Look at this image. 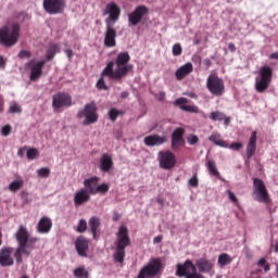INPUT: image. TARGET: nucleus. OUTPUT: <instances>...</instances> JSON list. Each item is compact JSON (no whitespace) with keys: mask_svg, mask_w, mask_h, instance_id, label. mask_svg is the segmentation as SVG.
Returning a JSON list of instances; mask_svg holds the SVG:
<instances>
[{"mask_svg":"<svg viewBox=\"0 0 278 278\" xmlns=\"http://www.w3.org/2000/svg\"><path fill=\"white\" fill-rule=\"evenodd\" d=\"M210 118L211 121H223L225 118V113L220 112V111H213L211 114H210Z\"/></svg>","mask_w":278,"mask_h":278,"instance_id":"nucleus-39","label":"nucleus"},{"mask_svg":"<svg viewBox=\"0 0 278 278\" xmlns=\"http://www.w3.org/2000/svg\"><path fill=\"white\" fill-rule=\"evenodd\" d=\"M162 270V261L160 258H152L147 266L140 271L138 278L156 277Z\"/></svg>","mask_w":278,"mask_h":278,"instance_id":"nucleus-11","label":"nucleus"},{"mask_svg":"<svg viewBox=\"0 0 278 278\" xmlns=\"http://www.w3.org/2000/svg\"><path fill=\"white\" fill-rule=\"evenodd\" d=\"M15 240L18 244L14 253V257L17 264H23V255L29 257L34 249H36V242L38 237H30L29 230L25 226H20L15 232Z\"/></svg>","mask_w":278,"mask_h":278,"instance_id":"nucleus-3","label":"nucleus"},{"mask_svg":"<svg viewBox=\"0 0 278 278\" xmlns=\"http://www.w3.org/2000/svg\"><path fill=\"white\" fill-rule=\"evenodd\" d=\"M125 115V111L123 110H118L116 108H112L109 112H108V116L110 118V121L112 123H116V119L118 118V116H123Z\"/></svg>","mask_w":278,"mask_h":278,"instance_id":"nucleus-32","label":"nucleus"},{"mask_svg":"<svg viewBox=\"0 0 278 278\" xmlns=\"http://www.w3.org/2000/svg\"><path fill=\"white\" fill-rule=\"evenodd\" d=\"M270 60H278V52H274L269 55Z\"/></svg>","mask_w":278,"mask_h":278,"instance_id":"nucleus-60","label":"nucleus"},{"mask_svg":"<svg viewBox=\"0 0 278 278\" xmlns=\"http://www.w3.org/2000/svg\"><path fill=\"white\" fill-rule=\"evenodd\" d=\"M165 142H168V138L160 135H149L143 139L146 147H161V144H164Z\"/></svg>","mask_w":278,"mask_h":278,"instance_id":"nucleus-21","label":"nucleus"},{"mask_svg":"<svg viewBox=\"0 0 278 278\" xmlns=\"http://www.w3.org/2000/svg\"><path fill=\"white\" fill-rule=\"evenodd\" d=\"M56 53H60V46L58 43H52L47 50L46 60H48V62H51V60L55 58Z\"/></svg>","mask_w":278,"mask_h":278,"instance_id":"nucleus-31","label":"nucleus"},{"mask_svg":"<svg viewBox=\"0 0 278 278\" xmlns=\"http://www.w3.org/2000/svg\"><path fill=\"white\" fill-rule=\"evenodd\" d=\"M3 112V100H0V114Z\"/></svg>","mask_w":278,"mask_h":278,"instance_id":"nucleus-63","label":"nucleus"},{"mask_svg":"<svg viewBox=\"0 0 278 278\" xmlns=\"http://www.w3.org/2000/svg\"><path fill=\"white\" fill-rule=\"evenodd\" d=\"M21 38V24L13 23L0 27V45L2 47H14Z\"/></svg>","mask_w":278,"mask_h":278,"instance_id":"nucleus-5","label":"nucleus"},{"mask_svg":"<svg viewBox=\"0 0 278 278\" xmlns=\"http://www.w3.org/2000/svg\"><path fill=\"white\" fill-rule=\"evenodd\" d=\"M260 78L255 79V90L261 94L266 92L273 81V67L265 65L258 71Z\"/></svg>","mask_w":278,"mask_h":278,"instance_id":"nucleus-6","label":"nucleus"},{"mask_svg":"<svg viewBox=\"0 0 278 278\" xmlns=\"http://www.w3.org/2000/svg\"><path fill=\"white\" fill-rule=\"evenodd\" d=\"M99 168L102 173H110L114 168V161L108 153H103L100 157Z\"/></svg>","mask_w":278,"mask_h":278,"instance_id":"nucleus-22","label":"nucleus"},{"mask_svg":"<svg viewBox=\"0 0 278 278\" xmlns=\"http://www.w3.org/2000/svg\"><path fill=\"white\" fill-rule=\"evenodd\" d=\"M17 58H20L21 60H24V58H31V52L27 50H22L18 52Z\"/></svg>","mask_w":278,"mask_h":278,"instance_id":"nucleus-49","label":"nucleus"},{"mask_svg":"<svg viewBox=\"0 0 278 278\" xmlns=\"http://www.w3.org/2000/svg\"><path fill=\"white\" fill-rule=\"evenodd\" d=\"M90 201V195L86 191V189L78 190L74 195V203L75 205H84V203H88Z\"/></svg>","mask_w":278,"mask_h":278,"instance_id":"nucleus-28","label":"nucleus"},{"mask_svg":"<svg viewBox=\"0 0 278 278\" xmlns=\"http://www.w3.org/2000/svg\"><path fill=\"white\" fill-rule=\"evenodd\" d=\"M187 142H188V144H197V142H199V137L195 135H190L187 138Z\"/></svg>","mask_w":278,"mask_h":278,"instance_id":"nucleus-50","label":"nucleus"},{"mask_svg":"<svg viewBox=\"0 0 278 278\" xmlns=\"http://www.w3.org/2000/svg\"><path fill=\"white\" fill-rule=\"evenodd\" d=\"M52 227L53 222L51 220V218L43 216L39 219L36 229L38 233L46 235L51 231Z\"/></svg>","mask_w":278,"mask_h":278,"instance_id":"nucleus-23","label":"nucleus"},{"mask_svg":"<svg viewBox=\"0 0 278 278\" xmlns=\"http://www.w3.org/2000/svg\"><path fill=\"white\" fill-rule=\"evenodd\" d=\"M21 113H23V108L16 102L11 103L9 108V114H21Z\"/></svg>","mask_w":278,"mask_h":278,"instance_id":"nucleus-37","label":"nucleus"},{"mask_svg":"<svg viewBox=\"0 0 278 278\" xmlns=\"http://www.w3.org/2000/svg\"><path fill=\"white\" fill-rule=\"evenodd\" d=\"M163 238L164 237L162 235L154 237L153 243L154 244H160V242H162Z\"/></svg>","mask_w":278,"mask_h":278,"instance_id":"nucleus-54","label":"nucleus"},{"mask_svg":"<svg viewBox=\"0 0 278 278\" xmlns=\"http://www.w3.org/2000/svg\"><path fill=\"white\" fill-rule=\"evenodd\" d=\"M206 168L210 175H213V177H220V172H218V169L216 168V162L214 160L207 161Z\"/></svg>","mask_w":278,"mask_h":278,"instance_id":"nucleus-33","label":"nucleus"},{"mask_svg":"<svg viewBox=\"0 0 278 278\" xmlns=\"http://www.w3.org/2000/svg\"><path fill=\"white\" fill-rule=\"evenodd\" d=\"M274 249H275V253H278V241H276Z\"/></svg>","mask_w":278,"mask_h":278,"instance_id":"nucleus-64","label":"nucleus"},{"mask_svg":"<svg viewBox=\"0 0 278 278\" xmlns=\"http://www.w3.org/2000/svg\"><path fill=\"white\" fill-rule=\"evenodd\" d=\"M206 88L214 97H223L225 94V81L216 74L208 75Z\"/></svg>","mask_w":278,"mask_h":278,"instance_id":"nucleus-8","label":"nucleus"},{"mask_svg":"<svg viewBox=\"0 0 278 278\" xmlns=\"http://www.w3.org/2000/svg\"><path fill=\"white\" fill-rule=\"evenodd\" d=\"M211 270H214V261L205 257L198 258L195 265L190 260H186L184 264L178 263L176 265L177 277L201 278V275H206Z\"/></svg>","mask_w":278,"mask_h":278,"instance_id":"nucleus-2","label":"nucleus"},{"mask_svg":"<svg viewBox=\"0 0 278 278\" xmlns=\"http://www.w3.org/2000/svg\"><path fill=\"white\" fill-rule=\"evenodd\" d=\"M184 134L186 130L184 128H176L172 134V149L173 151H179L181 147L186 144V139H184Z\"/></svg>","mask_w":278,"mask_h":278,"instance_id":"nucleus-18","label":"nucleus"},{"mask_svg":"<svg viewBox=\"0 0 278 278\" xmlns=\"http://www.w3.org/2000/svg\"><path fill=\"white\" fill-rule=\"evenodd\" d=\"M194 71L192 63L188 62L185 65H181L175 73V77L178 81H181Z\"/></svg>","mask_w":278,"mask_h":278,"instance_id":"nucleus-24","label":"nucleus"},{"mask_svg":"<svg viewBox=\"0 0 278 278\" xmlns=\"http://www.w3.org/2000/svg\"><path fill=\"white\" fill-rule=\"evenodd\" d=\"M86 229H88V222H86V219H80V220L78 222L76 231H77L78 233H84V231H86Z\"/></svg>","mask_w":278,"mask_h":278,"instance_id":"nucleus-40","label":"nucleus"},{"mask_svg":"<svg viewBox=\"0 0 278 278\" xmlns=\"http://www.w3.org/2000/svg\"><path fill=\"white\" fill-rule=\"evenodd\" d=\"M257 151V131H252L250 140L247 146V157L251 159Z\"/></svg>","mask_w":278,"mask_h":278,"instance_id":"nucleus-26","label":"nucleus"},{"mask_svg":"<svg viewBox=\"0 0 278 278\" xmlns=\"http://www.w3.org/2000/svg\"><path fill=\"white\" fill-rule=\"evenodd\" d=\"M172 53L175 56L181 55V53H184V49L181 48V43H175L172 48Z\"/></svg>","mask_w":278,"mask_h":278,"instance_id":"nucleus-45","label":"nucleus"},{"mask_svg":"<svg viewBox=\"0 0 278 278\" xmlns=\"http://www.w3.org/2000/svg\"><path fill=\"white\" fill-rule=\"evenodd\" d=\"M228 198L232 201V203L238 205V198L236 197L235 192H232L231 190H228Z\"/></svg>","mask_w":278,"mask_h":278,"instance_id":"nucleus-51","label":"nucleus"},{"mask_svg":"<svg viewBox=\"0 0 278 278\" xmlns=\"http://www.w3.org/2000/svg\"><path fill=\"white\" fill-rule=\"evenodd\" d=\"M232 258L231 256H229V254L227 253H223L218 256L217 263L219 264V266H227L229 264H231Z\"/></svg>","mask_w":278,"mask_h":278,"instance_id":"nucleus-34","label":"nucleus"},{"mask_svg":"<svg viewBox=\"0 0 278 278\" xmlns=\"http://www.w3.org/2000/svg\"><path fill=\"white\" fill-rule=\"evenodd\" d=\"M26 155L28 160H36V157H38L39 155L38 149L30 148L29 150H27Z\"/></svg>","mask_w":278,"mask_h":278,"instance_id":"nucleus-43","label":"nucleus"},{"mask_svg":"<svg viewBox=\"0 0 278 278\" xmlns=\"http://www.w3.org/2000/svg\"><path fill=\"white\" fill-rule=\"evenodd\" d=\"M89 227L91 229L92 237L97 238V229H99V227H101V219H99V217H97V216L90 217Z\"/></svg>","mask_w":278,"mask_h":278,"instance_id":"nucleus-30","label":"nucleus"},{"mask_svg":"<svg viewBox=\"0 0 278 278\" xmlns=\"http://www.w3.org/2000/svg\"><path fill=\"white\" fill-rule=\"evenodd\" d=\"M130 61L131 55H129V52H119L115 58V62H109L103 68L102 77L121 81L124 77L129 75L130 71H134V65L129 64Z\"/></svg>","mask_w":278,"mask_h":278,"instance_id":"nucleus-1","label":"nucleus"},{"mask_svg":"<svg viewBox=\"0 0 278 278\" xmlns=\"http://www.w3.org/2000/svg\"><path fill=\"white\" fill-rule=\"evenodd\" d=\"M23 187V180H14L9 185L10 192H18Z\"/></svg>","mask_w":278,"mask_h":278,"instance_id":"nucleus-36","label":"nucleus"},{"mask_svg":"<svg viewBox=\"0 0 278 278\" xmlns=\"http://www.w3.org/2000/svg\"><path fill=\"white\" fill-rule=\"evenodd\" d=\"M188 98H178L174 101V105L182 110V112H191L192 114H199V106L186 105Z\"/></svg>","mask_w":278,"mask_h":278,"instance_id":"nucleus-25","label":"nucleus"},{"mask_svg":"<svg viewBox=\"0 0 278 278\" xmlns=\"http://www.w3.org/2000/svg\"><path fill=\"white\" fill-rule=\"evenodd\" d=\"M118 34L114 28V24H105V31H104V47L112 49L116 47V38Z\"/></svg>","mask_w":278,"mask_h":278,"instance_id":"nucleus-17","label":"nucleus"},{"mask_svg":"<svg viewBox=\"0 0 278 278\" xmlns=\"http://www.w3.org/2000/svg\"><path fill=\"white\" fill-rule=\"evenodd\" d=\"M97 104L94 102L87 103L83 110L78 111L77 118H85L83 125H94L99 121V113H97Z\"/></svg>","mask_w":278,"mask_h":278,"instance_id":"nucleus-7","label":"nucleus"},{"mask_svg":"<svg viewBox=\"0 0 278 278\" xmlns=\"http://www.w3.org/2000/svg\"><path fill=\"white\" fill-rule=\"evenodd\" d=\"M71 105H73V97L66 92H58L52 97V108L54 110L71 108Z\"/></svg>","mask_w":278,"mask_h":278,"instance_id":"nucleus-13","label":"nucleus"},{"mask_svg":"<svg viewBox=\"0 0 278 278\" xmlns=\"http://www.w3.org/2000/svg\"><path fill=\"white\" fill-rule=\"evenodd\" d=\"M64 53L67 55L68 60H72V58L74 55L72 49H65Z\"/></svg>","mask_w":278,"mask_h":278,"instance_id":"nucleus-55","label":"nucleus"},{"mask_svg":"<svg viewBox=\"0 0 278 278\" xmlns=\"http://www.w3.org/2000/svg\"><path fill=\"white\" fill-rule=\"evenodd\" d=\"M223 121L226 127H229V125L231 124V117H228L227 115H225V118Z\"/></svg>","mask_w":278,"mask_h":278,"instance_id":"nucleus-58","label":"nucleus"},{"mask_svg":"<svg viewBox=\"0 0 278 278\" xmlns=\"http://www.w3.org/2000/svg\"><path fill=\"white\" fill-rule=\"evenodd\" d=\"M42 8L47 14H64L66 0H43Z\"/></svg>","mask_w":278,"mask_h":278,"instance_id":"nucleus-10","label":"nucleus"},{"mask_svg":"<svg viewBox=\"0 0 278 278\" xmlns=\"http://www.w3.org/2000/svg\"><path fill=\"white\" fill-rule=\"evenodd\" d=\"M257 266H258V268H263L264 273H268V270H270V264H268L266 258H261L257 262Z\"/></svg>","mask_w":278,"mask_h":278,"instance_id":"nucleus-41","label":"nucleus"},{"mask_svg":"<svg viewBox=\"0 0 278 278\" xmlns=\"http://www.w3.org/2000/svg\"><path fill=\"white\" fill-rule=\"evenodd\" d=\"M131 245V238H129V229L123 225L118 228L115 241V252L113 257L118 264L125 262V249Z\"/></svg>","mask_w":278,"mask_h":278,"instance_id":"nucleus-4","label":"nucleus"},{"mask_svg":"<svg viewBox=\"0 0 278 278\" xmlns=\"http://www.w3.org/2000/svg\"><path fill=\"white\" fill-rule=\"evenodd\" d=\"M5 64H7L5 59L0 55V68L4 70L5 68Z\"/></svg>","mask_w":278,"mask_h":278,"instance_id":"nucleus-57","label":"nucleus"},{"mask_svg":"<svg viewBox=\"0 0 278 278\" xmlns=\"http://www.w3.org/2000/svg\"><path fill=\"white\" fill-rule=\"evenodd\" d=\"M127 97H129V92L123 91V92L121 93V98H122V99H127Z\"/></svg>","mask_w":278,"mask_h":278,"instance_id":"nucleus-61","label":"nucleus"},{"mask_svg":"<svg viewBox=\"0 0 278 278\" xmlns=\"http://www.w3.org/2000/svg\"><path fill=\"white\" fill-rule=\"evenodd\" d=\"M204 66H212V61L210 59H205Z\"/></svg>","mask_w":278,"mask_h":278,"instance_id":"nucleus-62","label":"nucleus"},{"mask_svg":"<svg viewBox=\"0 0 278 278\" xmlns=\"http://www.w3.org/2000/svg\"><path fill=\"white\" fill-rule=\"evenodd\" d=\"M149 14V8L146 5H138L130 14H128V22L130 25L136 27L142 22V18Z\"/></svg>","mask_w":278,"mask_h":278,"instance_id":"nucleus-16","label":"nucleus"},{"mask_svg":"<svg viewBox=\"0 0 278 278\" xmlns=\"http://www.w3.org/2000/svg\"><path fill=\"white\" fill-rule=\"evenodd\" d=\"M189 186L192 188H197L199 186V178L197 177V174H194L193 177L189 179Z\"/></svg>","mask_w":278,"mask_h":278,"instance_id":"nucleus-48","label":"nucleus"},{"mask_svg":"<svg viewBox=\"0 0 278 278\" xmlns=\"http://www.w3.org/2000/svg\"><path fill=\"white\" fill-rule=\"evenodd\" d=\"M210 142H213V144H216V147H220L222 149H228L229 143L227 141L223 140V137L220 136V132H213L208 137Z\"/></svg>","mask_w":278,"mask_h":278,"instance_id":"nucleus-29","label":"nucleus"},{"mask_svg":"<svg viewBox=\"0 0 278 278\" xmlns=\"http://www.w3.org/2000/svg\"><path fill=\"white\" fill-rule=\"evenodd\" d=\"M47 64L46 60L38 61L34 63V60H30L25 64L26 68L30 70V81H38L40 77H42V68H45V65Z\"/></svg>","mask_w":278,"mask_h":278,"instance_id":"nucleus-14","label":"nucleus"},{"mask_svg":"<svg viewBox=\"0 0 278 278\" xmlns=\"http://www.w3.org/2000/svg\"><path fill=\"white\" fill-rule=\"evenodd\" d=\"M103 73H101V77L99 78V80L96 84V87L98 88V90H109L108 85L105 84V80L103 79Z\"/></svg>","mask_w":278,"mask_h":278,"instance_id":"nucleus-42","label":"nucleus"},{"mask_svg":"<svg viewBox=\"0 0 278 278\" xmlns=\"http://www.w3.org/2000/svg\"><path fill=\"white\" fill-rule=\"evenodd\" d=\"M84 186L86 192H88L89 197L90 194H97V186H99V177L93 176L91 178H87L84 180Z\"/></svg>","mask_w":278,"mask_h":278,"instance_id":"nucleus-27","label":"nucleus"},{"mask_svg":"<svg viewBox=\"0 0 278 278\" xmlns=\"http://www.w3.org/2000/svg\"><path fill=\"white\" fill-rule=\"evenodd\" d=\"M1 134L5 138H7V136H10L12 134V126H10V124L3 126L2 129H1Z\"/></svg>","mask_w":278,"mask_h":278,"instance_id":"nucleus-47","label":"nucleus"},{"mask_svg":"<svg viewBox=\"0 0 278 278\" xmlns=\"http://www.w3.org/2000/svg\"><path fill=\"white\" fill-rule=\"evenodd\" d=\"M37 175L39 177L47 179V177H49V175H51V169H49L48 167H41L37 170Z\"/></svg>","mask_w":278,"mask_h":278,"instance_id":"nucleus-44","label":"nucleus"},{"mask_svg":"<svg viewBox=\"0 0 278 278\" xmlns=\"http://www.w3.org/2000/svg\"><path fill=\"white\" fill-rule=\"evenodd\" d=\"M228 49L230 53H236V43L233 42L228 43Z\"/></svg>","mask_w":278,"mask_h":278,"instance_id":"nucleus-56","label":"nucleus"},{"mask_svg":"<svg viewBox=\"0 0 278 278\" xmlns=\"http://www.w3.org/2000/svg\"><path fill=\"white\" fill-rule=\"evenodd\" d=\"M90 241L84 236H79L75 241V249L80 257H88Z\"/></svg>","mask_w":278,"mask_h":278,"instance_id":"nucleus-19","label":"nucleus"},{"mask_svg":"<svg viewBox=\"0 0 278 278\" xmlns=\"http://www.w3.org/2000/svg\"><path fill=\"white\" fill-rule=\"evenodd\" d=\"M242 147H244V144H242V142H232V143L228 144V149H230L231 151H240V149H242Z\"/></svg>","mask_w":278,"mask_h":278,"instance_id":"nucleus-46","label":"nucleus"},{"mask_svg":"<svg viewBox=\"0 0 278 278\" xmlns=\"http://www.w3.org/2000/svg\"><path fill=\"white\" fill-rule=\"evenodd\" d=\"M12 248L0 249V266L8 267L14 266V258L12 257Z\"/></svg>","mask_w":278,"mask_h":278,"instance_id":"nucleus-20","label":"nucleus"},{"mask_svg":"<svg viewBox=\"0 0 278 278\" xmlns=\"http://www.w3.org/2000/svg\"><path fill=\"white\" fill-rule=\"evenodd\" d=\"M155 98L157 99V101H164V99H166V92L161 91L159 92V94L155 96Z\"/></svg>","mask_w":278,"mask_h":278,"instance_id":"nucleus-52","label":"nucleus"},{"mask_svg":"<svg viewBox=\"0 0 278 278\" xmlns=\"http://www.w3.org/2000/svg\"><path fill=\"white\" fill-rule=\"evenodd\" d=\"M103 16H108L104 20L105 25H114L121 18V8L116 2H110L103 11Z\"/></svg>","mask_w":278,"mask_h":278,"instance_id":"nucleus-12","label":"nucleus"},{"mask_svg":"<svg viewBox=\"0 0 278 278\" xmlns=\"http://www.w3.org/2000/svg\"><path fill=\"white\" fill-rule=\"evenodd\" d=\"M255 201L260 203H270V194H268V189H266V185L264 180L260 178H253V192H252Z\"/></svg>","mask_w":278,"mask_h":278,"instance_id":"nucleus-9","label":"nucleus"},{"mask_svg":"<svg viewBox=\"0 0 278 278\" xmlns=\"http://www.w3.org/2000/svg\"><path fill=\"white\" fill-rule=\"evenodd\" d=\"M118 220H121V214L114 213V214H113V222L116 223V222H118Z\"/></svg>","mask_w":278,"mask_h":278,"instance_id":"nucleus-59","label":"nucleus"},{"mask_svg":"<svg viewBox=\"0 0 278 278\" xmlns=\"http://www.w3.org/2000/svg\"><path fill=\"white\" fill-rule=\"evenodd\" d=\"M159 162L160 166L164 170H170V168H175V164H177V159L175 154L170 151H161L159 152Z\"/></svg>","mask_w":278,"mask_h":278,"instance_id":"nucleus-15","label":"nucleus"},{"mask_svg":"<svg viewBox=\"0 0 278 278\" xmlns=\"http://www.w3.org/2000/svg\"><path fill=\"white\" fill-rule=\"evenodd\" d=\"M110 192V185L101 184L96 187V194H108Z\"/></svg>","mask_w":278,"mask_h":278,"instance_id":"nucleus-35","label":"nucleus"},{"mask_svg":"<svg viewBox=\"0 0 278 278\" xmlns=\"http://www.w3.org/2000/svg\"><path fill=\"white\" fill-rule=\"evenodd\" d=\"M74 277L88 278V270L85 267H78L74 270Z\"/></svg>","mask_w":278,"mask_h":278,"instance_id":"nucleus-38","label":"nucleus"},{"mask_svg":"<svg viewBox=\"0 0 278 278\" xmlns=\"http://www.w3.org/2000/svg\"><path fill=\"white\" fill-rule=\"evenodd\" d=\"M27 150V147H23L17 151L18 157H23L25 155V151Z\"/></svg>","mask_w":278,"mask_h":278,"instance_id":"nucleus-53","label":"nucleus"}]
</instances>
